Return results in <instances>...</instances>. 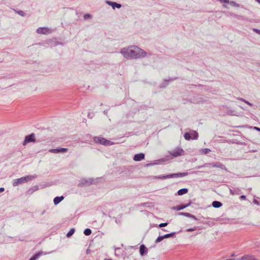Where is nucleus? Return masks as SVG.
Here are the masks:
<instances>
[{
	"label": "nucleus",
	"mask_w": 260,
	"mask_h": 260,
	"mask_svg": "<svg viewBox=\"0 0 260 260\" xmlns=\"http://www.w3.org/2000/svg\"><path fill=\"white\" fill-rule=\"evenodd\" d=\"M186 207H187L186 205H179V206H177L176 207V209L177 210H180Z\"/></svg>",
	"instance_id": "412c9836"
},
{
	"label": "nucleus",
	"mask_w": 260,
	"mask_h": 260,
	"mask_svg": "<svg viewBox=\"0 0 260 260\" xmlns=\"http://www.w3.org/2000/svg\"><path fill=\"white\" fill-rule=\"evenodd\" d=\"M184 137L186 140H196L198 138V133L195 131H190L189 132L185 133Z\"/></svg>",
	"instance_id": "7ed1b4c3"
},
{
	"label": "nucleus",
	"mask_w": 260,
	"mask_h": 260,
	"mask_svg": "<svg viewBox=\"0 0 260 260\" xmlns=\"http://www.w3.org/2000/svg\"><path fill=\"white\" fill-rule=\"evenodd\" d=\"M4 191V188L2 187V188H0V193L3 192Z\"/></svg>",
	"instance_id": "a878e982"
},
{
	"label": "nucleus",
	"mask_w": 260,
	"mask_h": 260,
	"mask_svg": "<svg viewBox=\"0 0 260 260\" xmlns=\"http://www.w3.org/2000/svg\"><path fill=\"white\" fill-rule=\"evenodd\" d=\"M231 4H232L233 6H236V7H239V5L238 4L234 2H231Z\"/></svg>",
	"instance_id": "5701e85b"
},
{
	"label": "nucleus",
	"mask_w": 260,
	"mask_h": 260,
	"mask_svg": "<svg viewBox=\"0 0 260 260\" xmlns=\"http://www.w3.org/2000/svg\"><path fill=\"white\" fill-rule=\"evenodd\" d=\"M212 166H213V167H219V166H217V165H212Z\"/></svg>",
	"instance_id": "c85d7f7f"
},
{
	"label": "nucleus",
	"mask_w": 260,
	"mask_h": 260,
	"mask_svg": "<svg viewBox=\"0 0 260 260\" xmlns=\"http://www.w3.org/2000/svg\"><path fill=\"white\" fill-rule=\"evenodd\" d=\"M212 205L214 207L218 208L222 206V204L220 202H218V201H214L212 203Z\"/></svg>",
	"instance_id": "dca6fc26"
},
{
	"label": "nucleus",
	"mask_w": 260,
	"mask_h": 260,
	"mask_svg": "<svg viewBox=\"0 0 260 260\" xmlns=\"http://www.w3.org/2000/svg\"><path fill=\"white\" fill-rule=\"evenodd\" d=\"M75 232V230L74 229H72L67 234V236L69 238Z\"/></svg>",
	"instance_id": "aec40b11"
},
{
	"label": "nucleus",
	"mask_w": 260,
	"mask_h": 260,
	"mask_svg": "<svg viewBox=\"0 0 260 260\" xmlns=\"http://www.w3.org/2000/svg\"><path fill=\"white\" fill-rule=\"evenodd\" d=\"M171 236V234H167V235H165L164 236H160V237H158L157 238V239H156V242H160L161 240H162L164 238H169Z\"/></svg>",
	"instance_id": "4468645a"
},
{
	"label": "nucleus",
	"mask_w": 260,
	"mask_h": 260,
	"mask_svg": "<svg viewBox=\"0 0 260 260\" xmlns=\"http://www.w3.org/2000/svg\"><path fill=\"white\" fill-rule=\"evenodd\" d=\"M63 199V197L61 196L60 197H55L54 199V203L55 205L58 204L60 202H61Z\"/></svg>",
	"instance_id": "ddd939ff"
},
{
	"label": "nucleus",
	"mask_w": 260,
	"mask_h": 260,
	"mask_svg": "<svg viewBox=\"0 0 260 260\" xmlns=\"http://www.w3.org/2000/svg\"><path fill=\"white\" fill-rule=\"evenodd\" d=\"M186 175V173H178V174H173L169 175L167 176H164L162 177H159L160 179H166V178H173V177H183Z\"/></svg>",
	"instance_id": "0eeeda50"
},
{
	"label": "nucleus",
	"mask_w": 260,
	"mask_h": 260,
	"mask_svg": "<svg viewBox=\"0 0 260 260\" xmlns=\"http://www.w3.org/2000/svg\"><path fill=\"white\" fill-rule=\"evenodd\" d=\"M194 229H188V230H187V231H188V232H191V231H194Z\"/></svg>",
	"instance_id": "cd10ccee"
},
{
	"label": "nucleus",
	"mask_w": 260,
	"mask_h": 260,
	"mask_svg": "<svg viewBox=\"0 0 260 260\" xmlns=\"http://www.w3.org/2000/svg\"><path fill=\"white\" fill-rule=\"evenodd\" d=\"M68 149L67 148H59V149H52L49 150V152L52 153H59V152H67Z\"/></svg>",
	"instance_id": "1a4fd4ad"
},
{
	"label": "nucleus",
	"mask_w": 260,
	"mask_h": 260,
	"mask_svg": "<svg viewBox=\"0 0 260 260\" xmlns=\"http://www.w3.org/2000/svg\"><path fill=\"white\" fill-rule=\"evenodd\" d=\"M170 154L174 157H178L183 155L184 154V151L182 148H176L174 150L170 152Z\"/></svg>",
	"instance_id": "39448f33"
},
{
	"label": "nucleus",
	"mask_w": 260,
	"mask_h": 260,
	"mask_svg": "<svg viewBox=\"0 0 260 260\" xmlns=\"http://www.w3.org/2000/svg\"><path fill=\"white\" fill-rule=\"evenodd\" d=\"M112 6L113 9H114L115 7L117 8H120L121 7V5L117 4L116 3H112Z\"/></svg>",
	"instance_id": "6ab92c4d"
},
{
	"label": "nucleus",
	"mask_w": 260,
	"mask_h": 260,
	"mask_svg": "<svg viewBox=\"0 0 260 260\" xmlns=\"http://www.w3.org/2000/svg\"><path fill=\"white\" fill-rule=\"evenodd\" d=\"M211 152V150L208 148H204L200 150V153L201 154H207Z\"/></svg>",
	"instance_id": "f8f14e48"
},
{
	"label": "nucleus",
	"mask_w": 260,
	"mask_h": 260,
	"mask_svg": "<svg viewBox=\"0 0 260 260\" xmlns=\"http://www.w3.org/2000/svg\"><path fill=\"white\" fill-rule=\"evenodd\" d=\"M144 154L143 153H139L134 156V159L135 161H140L144 158Z\"/></svg>",
	"instance_id": "9d476101"
},
{
	"label": "nucleus",
	"mask_w": 260,
	"mask_h": 260,
	"mask_svg": "<svg viewBox=\"0 0 260 260\" xmlns=\"http://www.w3.org/2000/svg\"><path fill=\"white\" fill-rule=\"evenodd\" d=\"M105 260H112L111 259H105Z\"/></svg>",
	"instance_id": "2f4dec72"
},
{
	"label": "nucleus",
	"mask_w": 260,
	"mask_h": 260,
	"mask_svg": "<svg viewBox=\"0 0 260 260\" xmlns=\"http://www.w3.org/2000/svg\"><path fill=\"white\" fill-rule=\"evenodd\" d=\"M36 141L35 136L34 134L26 136L25 140L23 141V145H25L27 143L29 142H35Z\"/></svg>",
	"instance_id": "423d86ee"
},
{
	"label": "nucleus",
	"mask_w": 260,
	"mask_h": 260,
	"mask_svg": "<svg viewBox=\"0 0 260 260\" xmlns=\"http://www.w3.org/2000/svg\"><path fill=\"white\" fill-rule=\"evenodd\" d=\"M42 252H39L34 255L29 260H36L37 259L41 254Z\"/></svg>",
	"instance_id": "f3484780"
},
{
	"label": "nucleus",
	"mask_w": 260,
	"mask_h": 260,
	"mask_svg": "<svg viewBox=\"0 0 260 260\" xmlns=\"http://www.w3.org/2000/svg\"><path fill=\"white\" fill-rule=\"evenodd\" d=\"M256 1L260 3V0H256Z\"/></svg>",
	"instance_id": "7c9ffc66"
},
{
	"label": "nucleus",
	"mask_w": 260,
	"mask_h": 260,
	"mask_svg": "<svg viewBox=\"0 0 260 260\" xmlns=\"http://www.w3.org/2000/svg\"><path fill=\"white\" fill-rule=\"evenodd\" d=\"M94 141L98 143L103 144L106 146L111 145L113 143L110 141L107 140L103 138L96 137L94 138Z\"/></svg>",
	"instance_id": "20e7f679"
},
{
	"label": "nucleus",
	"mask_w": 260,
	"mask_h": 260,
	"mask_svg": "<svg viewBox=\"0 0 260 260\" xmlns=\"http://www.w3.org/2000/svg\"><path fill=\"white\" fill-rule=\"evenodd\" d=\"M255 31H256L257 32H258L259 34H260V30H256Z\"/></svg>",
	"instance_id": "c756f323"
},
{
	"label": "nucleus",
	"mask_w": 260,
	"mask_h": 260,
	"mask_svg": "<svg viewBox=\"0 0 260 260\" xmlns=\"http://www.w3.org/2000/svg\"><path fill=\"white\" fill-rule=\"evenodd\" d=\"M18 13H19V14H20V15H22V16H23V15H24V13H23V11H20V12H18Z\"/></svg>",
	"instance_id": "393cba45"
},
{
	"label": "nucleus",
	"mask_w": 260,
	"mask_h": 260,
	"mask_svg": "<svg viewBox=\"0 0 260 260\" xmlns=\"http://www.w3.org/2000/svg\"><path fill=\"white\" fill-rule=\"evenodd\" d=\"M240 198L245 200L246 199V197L245 196H242L240 197Z\"/></svg>",
	"instance_id": "bb28decb"
},
{
	"label": "nucleus",
	"mask_w": 260,
	"mask_h": 260,
	"mask_svg": "<svg viewBox=\"0 0 260 260\" xmlns=\"http://www.w3.org/2000/svg\"><path fill=\"white\" fill-rule=\"evenodd\" d=\"M84 234L86 236H89L91 234V231L89 229H86L85 230Z\"/></svg>",
	"instance_id": "a211bd4d"
},
{
	"label": "nucleus",
	"mask_w": 260,
	"mask_h": 260,
	"mask_svg": "<svg viewBox=\"0 0 260 260\" xmlns=\"http://www.w3.org/2000/svg\"><path fill=\"white\" fill-rule=\"evenodd\" d=\"M121 53L127 58H137L144 57L146 52L136 46H132L123 48Z\"/></svg>",
	"instance_id": "f257e3e1"
},
{
	"label": "nucleus",
	"mask_w": 260,
	"mask_h": 260,
	"mask_svg": "<svg viewBox=\"0 0 260 260\" xmlns=\"http://www.w3.org/2000/svg\"><path fill=\"white\" fill-rule=\"evenodd\" d=\"M37 32L40 34H48L51 32L50 29L46 27H40L37 30Z\"/></svg>",
	"instance_id": "6e6552de"
},
{
	"label": "nucleus",
	"mask_w": 260,
	"mask_h": 260,
	"mask_svg": "<svg viewBox=\"0 0 260 260\" xmlns=\"http://www.w3.org/2000/svg\"><path fill=\"white\" fill-rule=\"evenodd\" d=\"M184 215L188 216V217H193L192 215H191L190 214L186 213H183Z\"/></svg>",
	"instance_id": "b1692460"
},
{
	"label": "nucleus",
	"mask_w": 260,
	"mask_h": 260,
	"mask_svg": "<svg viewBox=\"0 0 260 260\" xmlns=\"http://www.w3.org/2000/svg\"><path fill=\"white\" fill-rule=\"evenodd\" d=\"M140 253L142 255H143L147 253V249L144 245L140 246Z\"/></svg>",
	"instance_id": "9b49d317"
},
{
	"label": "nucleus",
	"mask_w": 260,
	"mask_h": 260,
	"mask_svg": "<svg viewBox=\"0 0 260 260\" xmlns=\"http://www.w3.org/2000/svg\"><path fill=\"white\" fill-rule=\"evenodd\" d=\"M33 177L30 176H27L25 177H21L20 178L15 180L13 182V185L15 186L20 184H22L25 182H27L28 181L32 180L33 179Z\"/></svg>",
	"instance_id": "f03ea898"
},
{
	"label": "nucleus",
	"mask_w": 260,
	"mask_h": 260,
	"mask_svg": "<svg viewBox=\"0 0 260 260\" xmlns=\"http://www.w3.org/2000/svg\"><path fill=\"white\" fill-rule=\"evenodd\" d=\"M187 192H188L187 189H186V188L181 189H180L178 191V194L179 196H181V195H183L184 194L187 193Z\"/></svg>",
	"instance_id": "2eb2a0df"
},
{
	"label": "nucleus",
	"mask_w": 260,
	"mask_h": 260,
	"mask_svg": "<svg viewBox=\"0 0 260 260\" xmlns=\"http://www.w3.org/2000/svg\"><path fill=\"white\" fill-rule=\"evenodd\" d=\"M167 225H168L167 223H160L159 225V227H160V228L165 227V226H167Z\"/></svg>",
	"instance_id": "4be33fe9"
}]
</instances>
